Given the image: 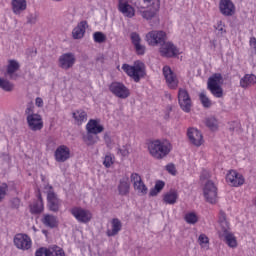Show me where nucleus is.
I'll use <instances>...</instances> for the list:
<instances>
[{"label":"nucleus","instance_id":"24","mask_svg":"<svg viewBox=\"0 0 256 256\" xmlns=\"http://www.w3.org/2000/svg\"><path fill=\"white\" fill-rule=\"evenodd\" d=\"M85 29H87V21H81L78 25L72 30L73 39H83L85 37Z\"/></svg>","mask_w":256,"mask_h":256},{"label":"nucleus","instance_id":"6","mask_svg":"<svg viewBox=\"0 0 256 256\" xmlns=\"http://www.w3.org/2000/svg\"><path fill=\"white\" fill-rule=\"evenodd\" d=\"M221 83H223V75H221V73H215L208 78V89L214 97H223V88H221Z\"/></svg>","mask_w":256,"mask_h":256},{"label":"nucleus","instance_id":"29","mask_svg":"<svg viewBox=\"0 0 256 256\" xmlns=\"http://www.w3.org/2000/svg\"><path fill=\"white\" fill-rule=\"evenodd\" d=\"M255 83L256 76L254 74H246L240 79V87H242V89H247V87H251V85H255Z\"/></svg>","mask_w":256,"mask_h":256},{"label":"nucleus","instance_id":"47","mask_svg":"<svg viewBox=\"0 0 256 256\" xmlns=\"http://www.w3.org/2000/svg\"><path fill=\"white\" fill-rule=\"evenodd\" d=\"M35 256H50L49 248L41 247L36 250Z\"/></svg>","mask_w":256,"mask_h":256},{"label":"nucleus","instance_id":"11","mask_svg":"<svg viewBox=\"0 0 256 256\" xmlns=\"http://www.w3.org/2000/svg\"><path fill=\"white\" fill-rule=\"evenodd\" d=\"M76 61L77 58L75 57V54L71 52L64 53L58 59V67L64 69V71H68V69H71L73 65H75Z\"/></svg>","mask_w":256,"mask_h":256},{"label":"nucleus","instance_id":"53","mask_svg":"<svg viewBox=\"0 0 256 256\" xmlns=\"http://www.w3.org/2000/svg\"><path fill=\"white\" fill-rule=\"evenodd\" d=\"M104 141H105L107 147H109V145H111V134H109V132H106L104 134Z\"/></svg>","mask_w":256,"mask_h":256},{"label":"nucleus","instance_id":"17","mask_svg":"<svg viewBox=\"0 0 256 256\" xmlns=\"http://www.w3.org/2000/svg\"><path fill=\"white\" fill-rule=\"evenodd\" d=\"M27 123L31 131H41L43 129V119L39 114H29L27 116Z\"/></svg>","mask_w":256,"mask_h":256},{"label":"nucleus","instance_id":"14","mask_svg":"<svg viewBox=\"0 0 256 256\" xmlns=\"http://www.w3.org/2000/svg\"><path fill=\"white\" fill-rule=\"evenodd\" d=\"M14 245L17 249L27 251L31 249V238L26 234H16L14 237Z\"/></svg>","mask_w":256,"mask_h":256},{"label":"nucleus","instance_id":"59","mask_svg":"<svg viewBox=\"0 0 256 256\" xmlns=\"http://www.w3.org/2000/svg\"><path fill=\"white\" fill-rule=\"evenodd\" d=\"M96 61H100V63H105V57L100 56L96 59Z\"/></svg>","mask_w":256,"mask_h":256},{"label":"nucleus","instance_id":"21","mask_svg":"<svg viewBox=\"0 0 256 256\" xmlns=\"http://www.w3.org/2000/svg\"><path fill=\"white\" fill-rule=\"evenodd\" d=\"M87 133H93V135H99V133H103L105 131V127L99 124V120L90 119L86 125Z\"/></svg>","mask_w":256,"mask_h":256},{"label":"nucleus","instance_id":"23","mask_svg":"<svg viewBox=\"0 0 256 256\" xmlns=\"http://www.w3.org/2000/svg\"><path fill=\"white\" fill-rule=\"evenodd\" d=\"M131 189V182H129V178L127 176L122 177L119 180L118 184V193L122 197H125V195H129V191Z\"/></svg>","mask_w":256,"mask_h":256},{"label":"nucleus","instance_id":"42","mask_svg":"<svg viewBox=\"0 0 256 256\" xmlns=\"http://www.w3.org/2000/svg\"><path fill=\"white\" fill-rule=\"evenodd\" d=\"M8 191H9V186L7 185V183H3L0 186V203L3 201V199H5Z\"/></svg>","mask_w":256,"mask_h":256},{"label":"nucleus","instance_id":"56","mask_svg":"<svg viewBox=\"0 0 256 256\" xmlns=\"http://www.w3.org/2000/svg\"><path fill=\"white\" fill-rule=\"evenodd\" d=\"M32 112H33V108L31 107H27L25 110L26 115H31Z\"/></svg>","mask_w":256,"mask_h":256},{"label":"nucleus","instance_id":"62","mask_svg":"<svg viewBox=\"0 0 256 256\" xmlns=\"http://www.w3.org/2000/svg\"><path fill=\"white\" fill-rule=\"evenodd\" d=\"M42 233H44L45 235H47V230H43Z\"/></svg>","mask_w":256,"mask_h":256},{"label":"nucleus","instance_id":"16","mask_svg":"<svg viewBox=\"0 0 256 256\" xmlns=\"http://www.w3.org/2000/svg\"><path fill=\"white\" fill-rule=\"evenodd\" d=\"M130 179L134 185L135 191H138L139 195H147V186L138 173H132Z\"/></svg>","mask_w":256,"mask_h":256},{"label":"nucleus","instance_id":"54","mask_svg":"<svg viewBox=\"0 0 256 256\" xmlns=\"http://www.w3.org/2000/svg\"><path fill=\"white\" fill-rule=\"evenodd\" d=\"M36 107H43V98L37 97L35 100Z\"/></svg>","mask_w":256,"mask_h":256},{"label":"nucleus","instance_id":"32","mask_svg":"<svg viewBox=\"0 0 256 256\" xmlns=\"http://www.w3.org/2000/svg\"><path fill=\"white\" fill-rule=\"evenodd\" d=\"M72 117L75 119L77 125H83V121H86L87 119V112L84 110H77L72 113Z\"/></svg>","mask_w":256,"mask_h":256},{"label":"nucleus","instance_id":"58","mask_svg":"<svg viewBox=\"0 0 256 256\" xmlns=\"http://www.w3.org/2000/svg\"><path fill=\"white\" fill-rule=\"evenodd\" d=\"M250 45H256V38L255 37H251L250 38Z\"/></svg>","mask_w":256,"mask_h":256},{"label":"nucleus","instance_id":"43","mask_svg":"<svg viewBox=\"0 0 256 256\" xmlns=\"http://www.w3.org/2000/svg\"><path fill=\"white\" fill-rule=\"evenodd\" d=\"M37 19H39V14H37V12L31 13L27 16V24L35 25V23H37Z\"/></svg>","mask_w":256,"mask_h":256},{"label":"nucleus","instance_id":"28","mask_svg":"<svg viewBox=\"0 0 256 256\" xmlns=\"http://www.w3.org/2000/svg\"><path fill=\"white\" fill-rule=\"evenodd\" d=\"M19 62L16 60H9L6 75H9V79H17V75H15L16 71H19Z\"/></svg>","mask_w":256,"mask_h":256},{"label":"nucleus","instance_id":"27","mask_svg":"<svg viewBox=\"0 0 256 256\" xmlns=\"http://www.w3.org/2000/svg\"><path fill=\"white\" fill-rule=\"evenodd\" d=\"M42 223L45 227H49L50 229H55L59 225V221L57 220V216L51 214H45L42 218Z\"/></svg>","mask_w":256,"mask_h":256},{"label":"nucleus","instance_id":"61","mask_svg":"<svg viewBox=\"0 0 256 256\" xmlns=\"http://www.w3.org/2000/svg\"><path fill=\"white\" fill-rule=\"evenodd\" d=\"M173 111V107L171 106H168V113L172 112Z\"/></svg>","mask_w":256,"mask_h":256},{"label":"nucleus","instance_id":"2","mask_svg":"<svg viewBox=\"0 0 256 256\" xmlns=\"http://www.w3.org/2000/svg\"><path fill=\"white\" fill-rule=\"evenodd\" d=\"M171 149V143L167 140H154L148 145V150L155 159L167 157L168 153H171Z\"/></svg>","mask_w":256,"mask_h":256},{"label":"nucleus","instance_id":"4","mask_svg":"<svg viewBox=\"0 0 256 256\" xmlns=\"http://www.w3.org/2000/svg\"><path fill=\"white\" fill-rule=\"evenodd\" d=\"M219 223L223 231L225 243L228 245V247H232V249H234L237 247V239L233 233L229 232V222H227V216L223 211H220Z\"/></svg>","mask_w":256,"mask_h":256},{"label":"nucleus","instance_id":"18","mask_svg":"<svg viewBox=\"0 0 256 256\" xmlns=\"http://www.w3.org/2000/svg\"><path fill=\"white\" fill-rule=\"evenodd\" d=\"M226 180L232 187H241L245 183V178L235 170H230L226 175Z\"/></svg>","mask_w":256,"mask_h":256},{"label":"nucleus","instance_id":"22","mask_svg":"<svg viewBox=\"0 0 256 256\" xmlns=\"http://www.w3.org/2000/svg\"><path fill=\"white\" fill-rule=\"evenodd\" d=\"M70 157V151L67 146H60L55 151V159L58 163H65Z\"/></svg>","mask_w":256,"mask_h":256},{"label":"nucleus","instance_id":"46","mask_svg":"<svg viewBox=\"0 0 256 256\" xmlns=\"http://www.w3.org/2000/svg\"><path fill=\"white\" fill-rule=\"evenodd\" d=\"M11 209H19L21 207V199L19 198H12L10 200Z\"/></svg>","mask_w":256,"mask_h":256},{"label":"nucleus","instance_id":"7","mask_svg":"<svg viewBox=\"0 0 256 256\" xmlns=\"http://www.w3.org/2000/svg\"><path fill=\"white\" fill-rule=\"evenodd\" d=\"M45 189H49L47 191V201H48V209L53 213L59 212L61 209V199L57 196L55 191H53V186L47 185Z\"/></svg>","mask_w":256,"mask_h":256},{"label":"nucleus","instance_id":"1","mask_svg":"<svg viewBox=\"0 0 256 256\" xmlns=\"http://www.w3.org/2000/svg\"><path fill=\"white\" fill-rule=\"evenodd\" d=\"M146 41L148 45L155 47L161 45L160 53L162 57H177L180 54L179 48L173 42H167V33L163 30H153L146 34Z\"/></svg>","mask_w":256,"mask_h":256},{"label":"nucleus","instance_id":"60","mask_svg":"<svg viewBox=\"0 0 256 256\" xmlns=\"http://www.w3.org/2000/svg\"><path fill=\"white\" fill-rule=\"evenodd\" d=\"M169 117H170V113L167 112V113L164 115V119H166V121H167V120H169Z\"/></svg>","mask_w":256,"mask_h":256},{"label":"nucleus","instance_id":"49","mask_svg":"<svg viewBox=\"0 0 256 256\" xmlns=\"http://www.w3.org/2000/svg\"><path fill=\"white\" fill-rule=\"evenodd\" d=\"M166 171H168L170 175H177V169L175 168V164L173 163L166 165Z\"/></svg>","mask_w":256,"mask_h":256},{"label":"nucleus","instance_id":"36","mask_svg":"<svg viewBox=\"0 0 256 256\" xmlns=\"http://www.w3.org/2000/svg\"><path fill=\"white\" fill-rule=\"evenodd\" d=\"M205 125L206 127H209L211 131H217V129H219V123L213 116L206 118Z\"/></svg>","mask_w":256,"mask_h":256},{"label":"nucleus","instance_id":"15","mask_svg":"<svg viewBox=\"0 0 256 256\" xmlns=\"http://www.w3.org/2000/svg\"><path fill=\"white\" fill-rule=\"evenodd\" d=\"M219 11L224 17H233L235 13V4L231 0H220Z\"/></svg>","mask_w":256,"mask_h":256},{"label":"nucleus","instance_id":"10","mask_svg":"<svg viewBox=\"0 0 256 256\" xmlns=\"http://www.w3.org/2000/svg\"><path fill=\"white\" fill-rule=\"evenodd\" d=\"M178 103L180 105V109L184 111V113H191V96H189V92L183 88H180L178 91Z\"/></svg>","mask_w":256,"mask_h":256},{"label":"nucleus","instance_id":"51","mask_svg":"<svg viewBox=\"0 0 256 256\" xmlns=\"http://www.w3.org/2000/svg\"><path fill=\"white\" fill-rule=\"evenodd\" d=\"M118 153H120L122 157H127V155H129V149H127V146H122V148L118 149Z\"/></svg>","mask_w":256,"mask_h":256},{"label":"nucleus","instance_id":"12","mask_svg":"<svg viewBox=\"0 0 256 256\" xmlns=\"http://www.w3.org/2000/svg\"><path fill=\"white\" fill-rule=\"evenodd\" d=\"M163 75L165 77L166 83L170 89H175L179 85V80L177 79V74L173 72L171 67L164 66L163 69Z\"/></svg>","mask_w":256,"mask_h":256},{"label":"nucleus","instance_id":"50","mask_svg":"<svg viewBox=\"0 0 256 256\" xmlns=\"http://www.w3.org/2000/svg\"><path fill=\"white\" fill-rule=\"evenodd\" d=\"M199 244L200 245H207L209 243V238L205 234H201L198 238Z\"/></svg>","mask_w":256,"mask_h":256},{"label":"nucleus","instance_id":"30","mask_svg":"<svg viewBox=\"0 0 256 256\" xmlns=\"http://www.w3.org/2000/svg\"><path fill=\"white\" fill-rule=\"evenodd\" d=\"M178 197L179 195L175 190H170L164 195L163 201L166 202L168 205H175V203H177Z\"/></svg>","mask_w":256,"mask_h":256},{"label":"nucleus","instance_id":"19","mask_svg":"<svg viewBox=\"0 0 256 256\" xmlns=\"http://www.w3.org/2000/svg\"><path fill=\"white\" fill-rule=\"evenodd\" d=\"M118 11L124 15V17H128L129 19H132V17H135V8L130 5L129 2L125 0H118Z\"/></svg>","mask_w":256,"mask_h":256},{"label":"nucleus","instance_id":"38","mask_svg":"<svg viewBox=\"0 0 256 256\" xmlns=\"http://www.w3.org/2000/svg\"><path fill=\"white\" fill-rule=\"evenodd\" d=\"M184 220L188 225H195L199 221V217H197L195 212H189L185 215Z\"/></svg>","mask_w":256,"mask_h":256},{"label":"nucleus","instance_id":"13","mask_svg":"<svg viewBox=\"0 0 256 256\" xmlns=\"http://www.w3.org/2000/svg\"><path fill=\"white\" fill-rule=\"evenodd\" d=\"M71 213L79 223H89L93 217L89 210H85L81 207L72 208Z\"/></svg>","mask_w":256,"mask_h":256},{"label":"nucleus","instance_id":"45","mask_svg":"<svg viewBox=\"0 0 256 256\" xmlns=\"http://www.w3.org/2000/svg\"><path fill=\"white\" fill-rule=\"evenodd\" d=\"M134 49L137 55H145L146 48L144 45H141V43L135 44Z\"/></svg>","mask_w":256,"mask_h":256},{"label":"nucleus","instance_id":"40","mask_svg":"<svg viewBox=\"0 0 256 256\" xmlns=\"http://www.w3.org/2000/svg\"><path fill=\"white\" fill-rule=\"evenodd\" d=\"M93 37H94L95 43H105V41L107 40V36H105L103 32H95L93 34Z\"/></svg>","mask_w":256,"mask_h":256},{"label":"nucleus","instance_id":"20","mask_svg":"<svg viewBox=\"0 0 256 256\" xmlns=\"http://www.w3.org/2000/svg\"><path fill=\"white\" fill-rule=\"evenodd\" d=\"M188 139L195 147H201L203 145V134L195 128H189L187 131Z\"/></svg>","mask_w":256,"mask_h":256},{"label":"nucleus","instance_id":"39","mask_svg":"<svg viewBox=\"0 0 256 256\" xmlns=\"http://www.w3.org/2000/svg\"><path fill=\"white\" fill-rule=\"evenodd\" d=\"M75 22V16L73 14H66L62 17V23L65 27H71L72 23Z\"/></svg>","mask_w":256,"mask_h":256},{"label":"nucleus","instance_id":"55","mask_svg":"<svg viewBox=\"0 0 256 256\" xmlns=\"http://www.w3.org/2000/svg\"><path fill=\"white\" fill-rule=\"evenodd\" d=\"M237 127H239V123H238V122H232V123L230 124L229 130L233 132V131H235V129H236Z\"/></svg>","mask_w":256,"mask_h":256},{"label":"nucleus","instance_id":"64","mask_svg":"<svg viewBox=\"0 0 256 256\" xmlns=\"http://www.w3.org/2000/svg\"><path fill=\"white\" fill-rule=\"evenodd\" d=\"M55 1H61V0H55Z\"/></svg>","mask_w":256,"mask_h":256},{"label":"nucleus","instance_id":"52","mask_svg":"<svg viewBox=\"0 0 256 256\" xmlns=\"http://www.w3.org/2000/svg\"><path fill=\"white\" fill-rule=\"evenodd\" d=\"M225 25H223V22H218L217 26H216V29L217 31H219V33H221V35H223V33H225Z\"/></svg>","mask_w":256,"mask_h":256},{"label":"nucleus","instance_id":"34","mask_svg":"<svg viewBox=\"0 0 256 256\" xmlns=\"http://www.w3.org/2000/svg\"><path fill=\"white\" fill-rule=\"evenodd\" d=\"M83 141L88 146L95 145V143L99 141V136H97V134L87 132L86 136H83Z\"/></svg>","mask_w":256,"mask_h":256},{"label":"nucleus","instance_id":"26","mask_svg":"<svg viewBox=\"0 0 256 256\" xmlns=\"http://www.w3.org/2000/svg\"><path fill=\"white\" fill-rule=\"evenodd\" d=\"M12 11L15 15H21L27 9V0H12Z\"/></svg>","mask_w":256,"mask_h":256},{"label":"nucleus","instance_id":"25","mask_svg":"<svg viewBox=\"0 0 256 256\" xmlns=\"http://www.w3.org/2000/svg\"><path fill=\"white\" fill-rule=\"evenodd\" d=\"M112 229L107 230V236L108 237H115V235H119V231L123 229V223H121V220L119 218H113L111 221Z\"/></svg>","mask_w":256,"mask_h":256},{"label":"nucleus","instance_id":"35","mask_svg":"<svg viewBox=\"0 0 256 256\" xmlns=\"http://www.w3.org/2000/svg\"><path fill=\"white\" fill-rule=\"evenodd\" d=\"M0 89L6 91L7 93H11V91L14 89V85L9 80L0 78Z\"/></svg>","mask_w":256,"mask_h":256},{"label":"nucleus","instance_id":"41","mask_svg":"<svg viewBox=\"0 0 256 256\" xmlns=\"http://www.w3.org/2000/svg\"><path fill=\"white\" fill-rule=\"evenodd\" d=\"M199 97L203 107L209 109V107H211V100H209V97H207V95H205L203 92L200 93Z\"/></svg>","mask_w":256,"mask_h":256},{"label":"nucleus","instance_id":"57","mask_svg":"<svg viewBox=\"0 0 256 256\" xmlns=\"http://www.w3.org/2000/svg\"><path fill=\"white\" fill-rule=\"evenodd\" d=\"M37 198H38L37 201H40V203H43V197L41 196V191L38 192Z\"/></svg>","mask_w":256,"mask_h":256},{"label":"nucleus","instance_id":"3","mask_svg":"<svg viewBox=\"0 0 256 256\" xmlns=\"http://www.w3.org/2000/svg\"><path fill=\"white\" fill-rule=\"evenodd\" d=\"M122 69L129 77L133 78L135 83H139L147 75L143 62H136L134 66L123 64Z\"/></svg>","mask_w":256,"mask_h":256},{"label":"nucleus","instance_id":"5","mask_svg":"<svg viewBox=\"0 0 256 256\" xmlns=\"http://www.w3.org/2000/svg\"><path fill=\"white\" fill-rule=\"evenodd\" d=\"M151 1L153 0H136L134 5L137 7V9H145V7L151 5ZM161 0H156V7L154 10H140V15L143 17V19H146L147 21H150V19H153L155 15H157V11H159Z\"/></svg>","mask_w":256,"mask_h":256},{"label":"nucleus","instance_id":"9","mask_svg":"<svg viewBox=\"0 0 256 256\" xmlns=\"http://www.w3.org/2000/svg\"><path fill=\"white\" fill-rule=\"evenodd\" d=\"M203 193L207 203H211V205H215V203H217V186H215L213 181L208 180L205 183Z\"/></svg>","mask_w":256,"mask_h":256},{"label":"nucleus","instance_id":"48","mask_svg":"<svg viewBox=\"0 0 256 256\" xmlns=\"http://www.w3.org/2000/svg\"><path fill=\"white\" fill-rule=\"evenodd\" d=\"M113 163V156L111 154H107L104 158L103 165L109 169L111 167V164Z\"/></svg>","mask_w":256,"mask_h":256},{"label":"nucleus","instance_id":"8","mask_svg":"<svg viewBox=\"0 0 256 256\" xmlns=\"http://www.w3.org/2000/svg\"><path fill=\"white\" fill-rule=\"evenodd\" d=\"M109 91L112 95L118 97V99H127V97L131 95L129 88H127V86L121 82H112L109 85Z\"/></svg>","mask_w":256,"mask_h":256},{"label":"nucleus","instance_id":"44","mask_svg":"<svg viewBox=\"0 0 256 256\" xmlns=\"http://www.w3.org/2000/svg\"><path fill=\"white\" fill-rule=\"evenodd\" d=\"M130 39H131L132 44L134 46L138 45L139 43H141V36H139V33H137V32H132L130 34Z\"/></svg>","mask_w":256,"mask_h":256},{"label":"nucleus","instance_id":"63","mask_svg":"<svg viewBox=\"0 0 256 256\" xmlns=\"http://www.w3.org/2000/svg\"><path fill=\"white\" fill-rule=\"evenodd\" d=\"M42 181H45V176H42Z\"/></svg>","mask_w":256,"mask_h":256},{"label":"nucleus","instance_id":"37","mask_svg":"<svg viewBox=\"0 0 256 256\" xmlns=\"http://www.w3.org/2000/svg\"><path fill=\"white\" fill-rule=\"evenodd\" d=\"M48 250L50 256H65V251L63 250V248L57 245L50 246Z\"/></svg>","mask_w":256,"mask_h":256},{"label":"nucleus","instance_id":"31","mask_svg":"<svg viewBox=\"0 0 256 256\" xmlns=\"http://www.w3.org/2000/svg\"><path fill=\"white\" fill-rule=\"evenodd\" d=\"M164 188L165 182H163V180L156 181L154 188H152L149 192V196L157 197V195H159V193H161V191H163Z\"/></svg>","mask_w":256,"mask_h":256},{"label":"nucleus","instance_id":"33","mask_svg":"<svg viewBox=\"0 0 256 256\" xmlns=\"http://www.w3.org/2000/svg\"><path fill=\"white\" fill-rule=\"evenodd\" d=\"M29 207H30V213L32 215H39L43 213L44 206H43V202L41 201H36L33 204H30Z\"/></svg>","mask_w":256,"mask_h":256}]
</instances>
